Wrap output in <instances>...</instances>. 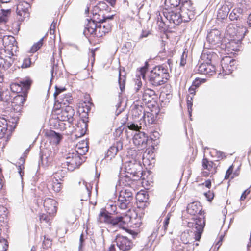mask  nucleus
<instances>
[{"label": "nucleus", "mask_w": 251, "mask_h": 251, "mask_svg": "<svg viewBox=\"0 0 251 251\" xmlns=\"http://www.w3.org/2000/svg\"><path fill=\"white\" fill-rule=\"evenodd\" d=\"M250 190L249 189H247L245 190L243 192V193L242 194V195L240 197V201L245 200L247 198L248 196L250 194Z\"/></svg>", "instance_id": "69168bd1"}, {"label": "nucleus", "mask_w": 251, "mask_h": 251, "mask_svg": "<svg viewBox=\"0 0 251 251\" xmlns=\"http://www.w3.org/2000/svg\"><path fill=\"white\" fill-rule=\"evenodd\" d=\"M131 113L133 117L135 119L143 117L144 115L145 111L141 105H135L131 110Z\"/></svg>", "instance_id": "4c0bfd02"}, {"label": "nucleus", "mask_w": 251, "mask_h": 251, "mask_svg": "<svg viewBox=\"0 0 251 251\" xmlns=\"http://www.w3.org/2000/svg\"><path fill=\"white\" fill-rule=\"evenodd\" d=\"M92 186L90 183L83 182L79 190V195L81 198V200L87 201L90 198L91 195Z\"/></svg>", "instance_id": "cd10ccee"}, {"label": "nucleus", "mask_w": 251, "mask_h": 251, "mask_svg": "<svg viewBox=\"0 0 251 251\" xmlns=\"http://www.w3.org/2000/svg\"><path fill=\"white\" fill-rule=\"evenodd\" d=\"M197 71L199 74L211 76L216 74V67L210 63H202L199 65Z\"/></svg>", "instance_id": "5701e85b"}, {"label": "nucleus", "mask_w": 251, "mask_h": 251, "mask_svg": "<svg viewBox=\"0 0 251 251\" xmlns=\"http://www.w3.org/2000/svg\"><path fill=\"white\" fill-rule=\"evenodd\" d=\"M45 136L50 143L56 145L59 144L63 139V136L61 134L52 130H47L45 133Z\"/></svg>", "instance_id": "bb28decb"}, {"label": "nucleus", "mask_w": 251, "mask_h": 251, "mask_svg": "<svg viewBox=\"0 0 251 251\" xmlns=\"http://www.w3.org/2000/svg\"><path fill=\"white\" fill-rule=\"evenodd\" d=\"M119 197L123 201L130 202L133 199V194L129 189H124L120 191Z\"/></svg>", "instance_id": "c9c22d12"}, {"label": "nucleus", "mask_w": 251, "mask_h": 251, "mask_svg": "<svg viewBox=\"0 0 251 251\" xmlns=\"http://www.w3.org/2000/svg\"><path fill=\"white\" fill-rule=\"evenodd\" d=\"M65 173L63 170H59L49 176L46 180L48 187L54 193H59L63 187V178Z\"/></svg>", "instance_id": "1a4fd4ad"}, {"label": "nucleus", "mask_w": 251, "mask_h": 251, "mask_svg": "<svg viewBox=\"0 0 251 251\" xmlns=\"http://www.w3.org/2000/svg\"><path fill=\"white\" fill-rule=\"evenodd\" d=\"M157 24L160 29L165 30L166 28V24L163 21L160 13L157 15Z\"/></svg>", "instance_id": "864d4df0"}, {"label": "nucleus", "mask_w": 251, "mask_h": 251, "mask_svg": "<svg viewBox=\"0 0 251 251\" xmlns=\"http://www.w3.org/2000/svg\"><path fill=\"white\" fill-rule=\"evenodd\" d=\"M196 89H197L196 88L193 87L192 85H191V86L188 89L189 94L188 95L187 98V106L189 115L190 118L192 116V113L193 97L196 94Z\"/></svg>", "instance_id": "c756f323"}, {"label": "nucleus", "mask_w": 251, "mask_h": 251, "mask_svg": "<svg viewBox=\"0 0 251 251\" xmlns=\"http://www.w3.org/2000/svg\"><path fill=\"white\" fill-rule=\"evenodd\" d=\"M111 9L104 1L99 2L93 9V19L97 22L104 21V20H112L114 15H106V13L109 12Z\"/></svg>", "instance_id": "6e6552de"}, {"label": "nucleus", "mask_w": 251, "mask_h": 251, "mask_svg": "<svg viewBox=\"0 0 251 251\" xmlns=\"http://www.w3.org/2000/svg\"><path fill=\"white\" fill-rule=\"evenodd\" d=\"M230 10V2H226L221 7V11L222 12V14H221V19H224L226 17Z\"/></svg>", "instance_id": "49530a36"}, {"label": "nucleus", "mask_w": 251, "mask_h": 251, "mask_svg": "<svg viewBox=\"0 0 251 251\" xmlns=\"http://www.w3.org/2000/svg\"><path fill=\"white\" fill-rule=\"evenodd\" d=\"M136 199L138 207L144 208L148 206L149 203V195L145 190L138 192L136 196Z\"/></svg>", "instance_id": "a878e982"}, {"label": "nucleus", "mask_w": 251, "mask_h": 251, "mask_svg": "<svg viewBox=\"0 0 251 251\" xmlns=\"http://www.w3.org/2000/svg\"><path fill=\"white\" fill-rule=\"evenodd\" d=\"M60 100V102L64 105H68L72 102L73 98L70 94L68 93L62 95L60 100Z\"/></svg>", "instance_id": "a18cd8bd"}, {"label": "nucleus", "mask_w": 251, "mask_h": 251, "mask_svg": "<svg viewBox=\"0 0 251 251\" xmlns=\"http://www.w3.org/2000/svg\"><path fill=\"white\" fill-rule=\"evenodd\" d=\"M188 214L193 216L187 223L189 227L195 229L194 232L195 241H200L205 226V213L202 210V206L199 202H193L187 207Z\"/></svg>", "instance_id": "f257e3e1"}, {"label": "nucleus", "mask_w": 251, "mask_h": 251, "mask_svg": "<svg viewBox=\"0 0 251 251\" xmlns=\"http://www.w3.org/2000/svg\"><path fill=\"white\" fill-rule=\"evenodd\" d=\"M191 236L188 232H183L180 235V240L183 244H188L190 241Z\"/></svg>", "instance_id": "3c124183"}, {"label": "nucleus", "mask_w": 251, "mask_h": 251, "mask_svg": "<svg viewBox=\"0 0 251 251\" xmlns=\"http://www.w3.org/2000/svg\"><path fill=\"white\" fill-rule=\"evenodd\" d=\"M127 127L130 130L135 131H140L141 129V126H139L138 125L133 123H128Z\"/></svg>", "instance_id": "680f3d73"}, {"label": "nucleus", "mask_w": 251, "mask_h": 251, "mask_svg": "<svg viewBox=\"0 0 251 251\" xmlns=\"http://www.w3.org/2000/svg\"><path fill=\"white\" fill-rule=\"evenodd\" d=\"M18 119L11 117L9 119L0 118V139L9 138L17 126Z\"/></svg>", "instance_id": "423d86ee"}, {"label": "nucleus", "mask_w": 251, "mask_h": 251, "mask_svg": "<svg viewBox=\"0 0 251 251\" xmlns=\"http://www.w3.org/2000/svg\"><path fill=\"white\" fill-rule=\"evenodd\" d=\"M25 19L17 16L16 18L8 26V30L14 34H17L20 30V26Z\"/></svg>", "instance_id": "7c9ffc66"}, {"label": "nucleus", "mask_w": 251, "mask_h": 251, "mask_svg": "<svg viewBox=\"0 0 251 251\" xmlns=\"http://www.w3.org/2000/svg\"><path fill=\"white\" fill-rule=\"evenodd\" d=\"M31 2L26 0H21L17 4V16L23 19L28 18L30 16L29 9L30 8Z\"/></svg>", "instance_id": "dca6fc26"}, {"label": "nucleus", "mask_w": 251, "mask_h": 251, "mask_svg": "<svg viewBox=\"0 0 251 251\" xmlns=\"http://www.w3.org/2000/svg\"><path fill=\"white\" fill-rule=\"evenodd\" d=\"M171 217V214L170 213H168L167 216L164 218L163 220V221L162 222V225H160V226H162L161 230H163L164 233H165L167 230Z\"/></svg>", "instance_id": "de8ad7c7"}, {"label": "nucleus", "mask_w": 251, "mask_h": 251, "mask_svg": "<svg viewBox=\"0 0 251 251\" xmlns=\"http://www.w3.org/2000/svg\"><path fill=\"white\" fill-rule=\"evenodd\" d=\"M66 90V89L65 87H58L57 86H55V91L53 94L55 100H57V97L59 94Z\"/></svg>", "instance_id": "13d9d810"}, {"label": "nucleus", "mask_w": 251, "mask_h": 251, "mask_svg": "<svg viewBox=\"0 0 251 251\" xmlns=\"http://www.w3.org/2000/svg\"><path fill=\"white\" fill-rule=\"evenodd\" d=\"M8 247L7 240L4 238H0V251H6Z\"/></svg>", "instance_id": "4d7b16f0"}, {"label": "nucleus", "mask_w": 251, "mask_h": 251, "mask_svg": "<svg viewBox=\"0 0 251 251\" xmlns=\"http://www.w3.org/2000/svg\"><path fill=\"white\" fill-rule=\"evenodd\" d=\"M51 61L52 63V69L51 70V72L52 74H53L54 73H55L56 74L57 70H58V65L57 63H56L55 62V59L54 56H53L52 58L51 59Z\"/></svg>", "instance_id": "0e129e2a"}, {"label": "nucleus", "mask_w": 251, "mask_h": 251, "mask_svg": "<svg viewBox=\"0 0 251 251\" xmlns=\"http://www.w3.org/2000/svg\"><path fill=\"white\" fill-rule=\"evenodd\" d=\"M190 0H182L180 5V12L184 22H188L194 18L195 10Z\"/></svg>", "instance_id": "9b49d317"}, {"label": "nucleus", "mask_w": 251, "mask_h": 251, "mask_svg": "<svg viewBox=\"0 0 251 251\" xmlns=\"http://www.w3.org/2000/svg\"><path fill=\"white\" fill-rule=\"evenodd\" d=\"M169 77L168 69L162 65H157L150 72L148 81L152 86L158 87L166 83Z\"/></svg>", "instance_id": "39448f33"}, {"label": "nucleus", "mask_w": 251, "mask_h": 251, "mask_svg": "<svg viewBox=\"0 0 251 251\" xmlns=\"http://www.w3.org/2000/svg\"><path fill=\"white\" fill-rule=\"evenodd\" d=\"M24 169V166L23 164L18 166V172L21 177H22L24 174V173L23 171Z\"/></svg>", "instance_id": "774afa93"}, {"label": "nucleus", "mask_w": 251, "mask_h": 251, "mask_svg": "<svg viewBox=\"0 0 251 251\" xmlns=\"http://www.w3.org/2000/svg\"><path fill=\"white\" fill-rule=\"evenodd\" d=\"M165 17L176 25H179L182 22H184L183 17L182 16L181 13H177L173 11L166 10L163 12Z\"/></svg>", "instance_id": "aec40b11"}, {"label": "nucleus", "mask_w": 251, "mask_h": 251, "mask_svg": "<svg viewBox=\"0 0 251 251\" xmlns=\"http://www.w3.org/2000/svg\"><path fill=\"white\" fill-rule=\"evenodd\" d=\"M116 72L118 73L119 75L118 82L121 91H123L125 88V83H126V77L125 76H122L121 75V69L118 68L116 70Z\"/></svg>", "instance_id": "a19ab883"}, {"label": "nucleus", "mask_w": 251, "mask_h": 251, "mask_svg": "<svg viewBox=\"0 0 251 251\" xmlns=\"http://www.w3.org/2000/svg\"><path fill=\"white\" fill-rule=\"evenodd\" d=\"M234 168V165L232 164L231 165L228 170L226 172L225 178L226 179L229 178H233L237 176L239 174V166H238L236 169L233 171Z\"/></svg>", "instance_id": "e433bc0d"}, {"label": "nucleus", "mask_w": 251, "mask_h": 251, "mask_svg": "<svg viewBox=\"0 0 251 251\" xmlns=\"http://www.w3.org/2000/svg\"><path fill=\"white\" fill-rule=\"evenodd\" d=\"M182 0H165V5L170 8H176L181 5Z\"/></svg>", "instance_id": "37998d69"}, {"label": "nucleus", "mask_w": 251, "mask_h": 251, "mask_svg": "<svg viewBox=\"0 0 251 251\" xmlns=\"http://www.w3.org/2000/svg\"><path fill=\"white\" fill-rule=\"evenodd\" d=\"M241 41L236 39H223L221 41V54H234L240 50Z\"/></svg>", "instance_id": "9d476101"}, {"label": "nucleus", "mask_w": 251, "mask_h": 251, "mask_svg": "<svg viewBox=\"0 0 251 251\" xmlns=\"http://www.w3.org/2000/svg\"><path fill=\"white\" fill-rule=\"evenodd\" d=\"M147 65L148 63H146V65L140 67L137 70V71L139 73V75H140L141 76H142L143 79H144L145 78L146 76V73L147 70Z\"/></svg>", "instance_id": "bf43d9fd"}, {"label": "nucleus", "mask_w": 251, "mask_h": 251, "mask_svg": "<svg viewBox=\"0 0 251 251\" xmlns=\"http://www.w3.org/2000/svg\"><path fill=\"white\" fill-rule=\"evenodd\" d=\"M247 31L246 27L242 25L239 24H231L226 27L223 39L231 38L237 41L242 40Z\"/></svg>", "instance_id": "0eeeda50"}, {"label": "nucleus", "mask_w": 251, "mask_h": 251, "mask_svg": "<svg viewBox=\"0 0 251 251\" xmlns=\"http://www.w3.org/2000/svg\"><path fill=\"white\" fill-rule=\"evenodd\" d=\"M11 10L10 9L4 10L1 9L0 13V23H6L10 16Z\"/></svg>", "instance_id": "58836bf2"}, {"label": "nucleus", "mask_w": 251, "mask_h": 251, "mask_svg": "<svg viewBox=\"0 0 251 251\" xmlns=\"http://www.w3.org/2000/svg\"><path fill=\"white\" fill-rule=\"evenodd\" d=\"M58 205L57 201L52 198H46L44 201L43 206L44 210L49 214L55 216L58 209Z\"/></svg>", "instance_id": "6ab92c4d"}, {"label": "nucleus", "mask_w": 251, "mask_h": 251, "mask_svg": "<svg viewBox=\"0 0 251 251\" xmlns=\"http://www.w3.org/2000/svg\"><path fill=\"white\" fill-rule=\"evenodd\" d=\"M234 60L230 56H226L221 60V66L223 69V74L229 75L233 70Z\"/></svg>", "instance_id": "4be33fe9"}, {"label": "nucleus", "mask_w": 251, "mask_h": 251, "mask_svg": "<svg viewBox=\"0 0 251 251\" xmlns=\"http://www.w3.org/2000/svg\"><path fill=\"white\" fill-rule=\"evenodd\" d=\"M66 159L68 169L70 171L78 168L82 163V159L80 155L75 152L69 153Z\"/></svg>", "instance_id": "4468645a"}, {"label": "nucleus", "mask_w": 251, "mask_h": 251, "mask_svg": "<svg viewBox=\"0 0 251 251\" xmlns=\"http://www.w3.org/2000/svg\"><path fill=\"white\" fill-rule=\"evenodd\" d=\"M242 12V10L241 9L239 8H235L229 14V18L231 21H233L235 20H237L238 18H240V16L241 15Z\"/></svg>", "instance_id": "c03bdc74"}, {"label": "nucleus", "mask_w": 251, "mask_h": 251, "mask_svg": "<svg viewBox=\"0 0 251 251\" xmlns=\"http://www.w3.org/2000/svg\"><path fill=\"white\" fill-rule=\"evenodd\" d=\"M55 215L48 213H40L39 215L40 223L44 226H50Z\"/></svg>", "instance_id": "473e14b6"}, {"label": "nucleus", "mask_w": 251, "mask_h": 251, "mask_svg": "<svg viewBox=\"0 0 251 251\" xmlns=\"http://www.w3.org/2000/svg\"><path fill=\"white\" fill-rule=\"evenodd\" d=\"M88 151L87 142L85 140H82L76 144L75 152L77 153L80 155H83L85 154Z\"/></svg>", "instance_id": "f704fd0d"}, {"label": "nucleus", "mask_w": 251, "mask_h": 251, "mask_svg": "<svg viewBox=\"0 0 251 251\" xmlns=\"http://www.w3.org/2000/svg\"><path fill=\"white\" fill-rule=\"evenodd\" d=\"M87 120L83 121L81 120V121L78 122L76 127L75 129V132L77 133V136L81 137L86 134L87 130Z\"/></svg>", "instance_id": "72a5a7b5"}, {"label": "nucleus", "mask_w": 251, "mask_h": 251, "mask_svg": "<svg viewBox=\"0 0 251 251\" xmlns=\"http://www.w3.org/2000/svg\"><path fill=\"white\" fill-rule=\"evenodd\" d=\"M202 176L204 177H208L209 175H212L216 172V165L211 161L206 158H204L202 161Z\"/></svg>", "instance_id": "a211bd4d"}, {"label": "nucleus", "mask_w": 251, "mask_h": 251, "mask_svg": "<svg viewBox=\"0 0 251 251\" xmlns=\"http://www.w3.org/2000/svg\"><path fill=\"white\" fill-rule=\"evenodd\" d=\"M130 203V202L123 201V200H121L120 197H118V206L121 209L127 210L128 208V205Z\"/></svg>", "instance_id": "8fccbe9b"}, {"label": "nucleus", "mask_w": 251, "mask_h": 251, "mask_svg": "<svg viewBox=\"0 0 251 251\" xmlns=\"http://www.w3.org/2000/svg\"><path fill=\"white\" fill-rule=\"evenodd\" d=\"M2 41L4 48L0 51V63L4 68L7 69L11 66L13 62L12 57L18 50V47L17 42L13 36H4Z\"/></svg>", "instance_id": "7ed1b4c3"}, {"label": "nucleus", "mask_w": 251, "mask_h": 251, "mask_svg": "<svg viewBox=\"0 0 251 251\" xmlns=\"http://www.w3.org/2000/svg\"><path fill=\"white\" fill-rule=\"evenodd\" d=\"M207 41L213 45L218 44L220 41V31L217 29L211 30L207 36Z\"/></svg>", "instance_id": "2f4dec72"}, {"label": "nucleus", "mask_w": 251, "mask_h": 251, "mask_svg": "<svg viewBox=\"0 0 251 251\" xmlns=\"http://www.w3.org/2000/svg\"><path fill=\"white\" fill-rule=\"evenodd\" d=\"M74 113V110L71 106H66L64 109L57 110V119L59 121L72 123Z\"/></svg>", "instance_id": "2eb2a0df"}, {"label": "nucleus", "mask_w": 251, "mask_h": 251, "mask_svg": "<svg viewBox=\"0 0 251 251\" xmlns=\"http://www.w3.org/2000/svg\"><path fill=\"white\" fill-rule=\"evenodd\" d=\"M116 242L117 247L123 251H128L133 247V242L131 240L126 236L118 235L116 238Z\"/></svg>", "instance_id": "f3484780"}, {"label": "nucleus", "mask_w": 251, "mask_h": 251, "mask_svg": "<svg viewBox=\"0 0 251 251\" xmlns=\"http://www.w3.org/2000/svg\"><path fill=\"white\" fill-rule=\"evenodd\" d=\"M126 172L132 176L135 180L139 179L143 176V167L141 164L136 161H129L126 165Z\"/></svg>", "instance_id": "f8f14e48"}, {"label": "nucleus", "mask_w": 251, "mask_h": 251, "mask_svg": "<svg viewBox=\"0 0 251 251\" xmlns=\"http://www.w3.org/2000/svg\"><path fill=\"white\" fill-rule=\"evenodd\" d=\"M107 20L100 22H97L94 20H89L85 27L84 33L93 37H103L112 30V25Z\"/></svg>", "instance_id": "20e7f679"}, {"label": "nucleus", "mask_w": 251, "mask_h": 251, "mask_svg": "<svg viewBox=\"0 0 251 251\" xmlns=\"http://www.w3.org/2000/svg\"><path fill=\"white\" fill-rule=\"evenodd\" d=\"M4 209H5V208L3 206H0V221H3L5 217H6V214L5 213H4L5 212V211H4Z\"/></svg>", "instance_id": "338daca9"}, {"label": "nucleus", "mask_w": 251, "mask_h": 251, "mask_svg": "<svg viewBox=\"0 0 251 251\" xmlns=\"http://www.w3.org/2000/svg\"><path fill=\"white\" fill-rule=\"evenodd\" d=\"M27 95H18L15 96L11 103V106L14 110L19 111L21 110L24 102L26 100Z\"/></svg>", "instance_id": "c85d7f7f"}, {"label": "nucleus", "mask_w": 251, "mask_h": 251, "mask_svg": "<svg viewBox=\"0 0 251 251\" xmlns=\"http://www.w3.org/2000/svg\"><path fill=\"white\" fill-rule=\"evenodd\" d=\"M155 92L149 88H144L143 91H141V95L139 97V99L145 104H148L151 102L156 97Z\"/></svg>", "instance_id": "412c9836"}, {"label": "nucleus", "mask_w": 251, "mask_h": 251, "mask_svg": "<svg viewBox=\"0 0 251 251\" xmlns=\"http://www.w3.org/2000/svg\"><path fill=\"white\" fill-rule=\"evenodd\" d=\"M206 82V79L205 78H196L192 82V85L196 89H198L200 85Z\"/></svg>", "instance_id": "5fc2aeb1"}, {"label": "nucleus", "mask_w": 251, "mask_h": 251, "mask_svg": "<svg viewBox=\"0 0 251 251\" xmlns=\"http://www.w3.org/2000/svg\"><path fill=\"white\" fill-rule=\"evenodd\" d=\"M149 140L148 136L143 132L136 133L133 138V144L139 148H145Z\"/></svg>", "instance_id": "b1692460"}, {"label": "nucleus", "mask_w": 251, "mask_h": 251, "mask_svg": "<svg viewBox=\"0 0 251 251\" xmlns=\"http://www.w3.org/2000/svg\"><path fill=\"white\" fill-rule=\"evenodd\" d=\"M142 86V82L141 80L140 76L135 81V86L134 88L136 92H138Z\"/></svg>", "instance_id": "052dcab7"}, {"label": "nucleus", "mask_w": 251, "mask_h": 251, "mask_svg": "<svg viewBox=\"0 0 251 251\" xmlns=\"http://www.w3.org/2000/svg\"><path fill=\"white\" fill-rule=\"evenodd\" d=\"M187 57V53H186V52L185 51H183V52L182 53V54L181 56V58H180V66H185V65L186 63Z\"/></svg>", "instance_id": "e2e57ef3"}, {"label": "nucleus", "mask_w": 251, "mask_h": 251, "mask_svg": "<svg viewBox=\"0 0 251 251\" xmlns=\"http://www.w3.org/2000/svg\"><path fill=\"white\" fill-rule=\"evenodd\" d=\"M44 38H41L38 42L35 43L30 49V52L34 53L36 52L43 46Z\"/></svg>", "instance_id": "603ef678"}, {"label": "nucleus", "mask_w": 251, "mask_h": 251, "mask_svg": "<svg viewBox=\"0 0 251 251\" xmlns=\"http://www.w3.org/2000/svg\"><path fill=\"white\" fill-rule=\"evenodd\" d=\"M118 151V149L117 147L114 146H111L107 151L105 155V158H109V159L111 160L115 156Z\"/></svg>", "instance_id": "79ce46f5"}, {"label": "nucleus", "mask_w": 251, "mask_h": 251, "mask_svg": "<svg viewBox=\"0 0 251 251\" xmlns=\"http://www.w3.org/2000/svg\"><path fill=\"white\" fill-rule=\"evenodd\" d=\"M91 103L89 102L80 101L78 104L77 112L83 121H86L88 118L89 112L90 111Z\"/></svg>", "instance_id": "393cba45"}, {"label": "nucleus", "mask_w": 251, "mask_h": 251, "mask_svg": "<svg viewBox=\"0 0 251 251\" xmlns=\"http://www.w3.org/2000/svg\"><path fill=\"white\" fill-rule=\"evenodd\" d=\"M130 211V210L128 209L124 213L117 212V215L114 217L106 209H102L99 213L97 221L98 224L104 223L125 229L129 226L131 221V217L129 215Z\"/></svg>", "instance_id": "f03ea898"}, {"label": "nucleus", "mask_w": 251, "mask_h": 251, "mask_svg": "<svg viewBox=\"0 0 251 251\" xmlns=\"http://www.w3.org/2000/svg\"><path fill=\"white\" fill-rule=\"evenodd\" d=\"M31 83L32 81L29 78L21 81L19 83L13 82L10 85V89L13 93L27 95L28 91L30 89Z\"/></svg>", "instance_id": "ddd939ff"}, {"label": "nucleus", "mask_w": 251, "mask_h": 251, "mask_svg": "<svg viewBox=\"0 0 251 251\" xmlns=\"http://www.w3.org/2000/svg\"><path fill=\"white\" fill-rule=\"evenodd\" d=\"M143 119L145 125H150L154 124L155 121V118L154 115L150 112H147L143 116Z\"/></svg>", "instance_id": "ea45409f"}, {"label": "nucleus", "mask_w": 251, "mask_h": 251, "mask_svg": "<svg viewBox=\"0 0 251 251\" xmlns=\"http://www.w3.org/2000/svg\"><path fill=\"white\" fill-rule=\"evenodd\" d=\"M52 245V240L49 237L45 236L44 240L43 241L42 247L43 249L48 250L51 248Z\"/></svg>", "instance_id": "09e8293b"}, {"label": "nucleus", "mask_w": 251, "mask_h": 251, "mask_svg": "<svg viewBox=\"0 0 251 251\" xmlns=\"http://www.w3.org/2000/svg\"><path fill=\"white\" fill-rule=\"evenodd\" d=\"M31 58L29 57H26L23 59L21 67L22 69L28 68L31 67Z\"/></svg>", "instance_id": "6e6d98bb"}]
</instances>
